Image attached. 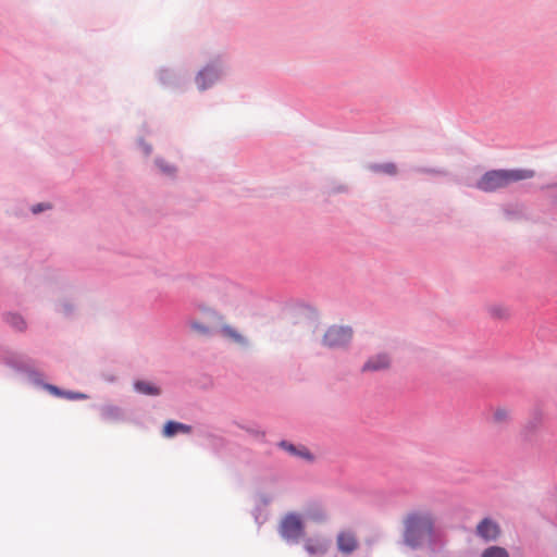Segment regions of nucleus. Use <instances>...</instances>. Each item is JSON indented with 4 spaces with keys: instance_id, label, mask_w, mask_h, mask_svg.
I'll list each match as a JSON object with an SVG mask.
<instances>
[{
    "instance_id": "dca6fc26",
    "label": "nucleus",
    "mask_w": 557,
    "mask_h": 557,
    "mask_svg": "<svg viewBox=\"0 0 557 557\" xmlns=\"http://www.w3.org/2000/svg\"><path fill=\"white\" fill-rule=\"evenodd\" d=\"M481 557H509V554L504 547L491 546L482 553Z\"/></svg>"
},
{
    "instance_id": "4468645a",
    "label": "nucleus",
    "mask_w": 557,
    "mask_h": 557,
    "mask_svg": "<svg viewBox=\"0 0 557 557\" xmlns=\"http://www.w3.org/2000/svg\"><path fill=\"white\" fill-rule=\"evenodd\" d=\"M101 414L104 420H109V421L120 420L122 417L120 408H117L115 406H111V405L104 406L101 409Z\"/></svg>"
},
{
    "instance_id": "f8f14e48",
    "label": "nucleus",
    "mask_w": 557,
    "mask_h": 557,
    "mask_svg": "<svg viewBox=\"0 0 557 557\" xmlns=\"http://www.w3.org/2000/svg\"><path fill=\"white\" fill-rule=\"evenodd\" d=\"M306 516L317 522H322L326 519V511L319 503H311L306 508Z\"/></svg>"
},
{
    "instance_id": "6e6552de",
    "label": "nucleus",
    "mask_w": 557,
    "mask_h": 557,
    "mask_svg": "<svg viewBox=\"0 0 557 557\" xmlns=\"http://www.w3.org/2000/svg\"><path fill=\"white\" fill-rule=\"evenodd\" d=\"M219 77V72L213 66L203 69L197 76L196 82L200 90H205Z\"/></svg>"
},
{
    "instance_id": "20e7f679",
    "label": "nucleus",
    "mask_w": 557,
    "mask_h": 557,
    "mask_svg": "<svg viewBox=\"0 0 557 557\" xmlns=\"http://www.w3.org/2000/svg\"><path fill=\"white\" fill-rule=\"evenodd\" d=\"M352 338V330L349 326L333 325L323 336V344L329 348H342Z\"/></svg>"
},
{
    "instance_id": "f03ea898",
    "label": "nucleus",
    "mask_w": 557,
    "mask_h": 557,
    "mask_svg": "<svg viewBox=\"0 0 557 557\" xmlns=\"http://www.w3.org/2000/svg\"><path fill=\"white\" fill-rule=\"evenodd\" d=\"M533 176L532 170H493L486 172L476 186L483 191L491 193Z\"/></svg>"
},
{
    "instance_id": "393cba45",
    "label": "nucleus",
    "mask_w": 557,
    "mask_h": 557,
    "mask_svg": "<svg viewBox=\"0 0 557 557\" xmlns=\"http://www.w3.org/2000/svg\"><path fill=\"white\" fill-rule=\"evenodd\" d=\"M150 151H151V148H150V147H146V148H145V152H146V154H149V153H150Z\"/></svg>"
},
{
    "instance_id": "f3484780",
    "label": "nucleus",
    "mask_w": 557,
    "mask_h": 557,
    "mask_svg": "<svg viewBox=\"0 0 557 557\" xmlns=\"http://www.w3.org/2000/svg\"><path fill=\"white\" fill-rule=\"evenodd\" d=\"M510 419V412L506 408H497L493 413V422L497 424L506 423Z\"/></svg>"
},
{
    "instance_id": "5701e85b",
    "label": "nucleus",
    "mask_w": 557,
    "mask_h": 557,
    "mask_svg": "<svg viewBox=\"0 0 557 557\" xmlns=\"http://www.w3.org/2000/svg\"><path fill=\"white\" fill-rule=\"evenodd\" d=\"M50 208V205H46V203H39V205H36L33 207L32 211L34 213H39L46 209H49Z\"/></svg>"
},
{
    "instance_id": "f257e3e1",
    "label": "nucleus",
    "mask_w": 557,
    "mask_h": 557,
    "mask_svg": "<svg viewBox=\"0 0 557 557\" xmlns=\"http://www.w3.org/2000/svg\"><path fill=\"white\" fill-rule=\"evenodd\" d=\"M403 540L412 548L420 547L434 535L435 517L426 509H413L403 518Z\"/></svg>"
},
{
    "instance_id": "9b49d317",
    "label": "nucleus",
    "mask_w": 557,
    "mask_h": 557,
    "mask_svg": "<svg viewBox=\"0 0 557 557\" xmlns=\"http://www.w3.org/2000/svg\"><path fill=\"white\" fill-rule=\"evenodd\" d=\"M178 432L190 433L191 432V426H189L187 424H184V423H181V422H175V421H168L164 424L163 435L165 437H172L175 434H177Z\"/></svg>"
},
{
    "instance_id": "aec40b11",
    "label": "nucleus",
    "mask_w": 557,
    "mask_h": 557,
    "mask_svg": "<svg viewBox=\"0 0 557 557\" xmlns=\"http://www.w3.org/2000/svg\"><path fill=\"white\" fill-rule=\"evenodd\" d=\"M9 322L12 326H14L18 331H23L26 329V323L20 315H16V314L11 315L9 318Z\"/></svg>"
},
{
    "instance_id": "a878e982",
    "label": "nucleus",
    "mask_w": 557,
    "mask_h": 557,
    "mask_svg": "<svg viewBox=\"0 0 557 557\" xmlns=\"http://www.w3.org/2000/svg\"><path fill=\"white\" fill-rule=\"evenodd\" d=\"M500 317H506L507 315V312L506 310L503 311V313L499 314Z\"/></svg>"
},
{
    "instance_id": "412c9836",
    "label": "nucleus",
    "mask_w": 557,
    "mask_h": 557,
    "mask_svg": "<svg viewBox=\"0 0 557 557\" xmlns=\"http://www.w3.org/2000/svg\"><path fill=\"white\" fill-rule=\"evenodd\" d=\"M69 399H85L87 396L82 393H71V392H63V396Z\"/></svg>"
},
{
    "instance_id": "423d86ee",
    "label": "nucleus",
    "mask_w": 557,
    "mask_h": 557,
    "mask_svg": "<svg viewBox=\"0 0 557 557\" xmlns=\"http://www.w3.org/2000/svg\"><path fill=\"white\" fill-rule=\"evenodd\" d=\"M336 545L341 553L349 555L358 548L359 543L357 535L354 531L344 530L337 534Z\"/></svg>"
},
{
    "instance_id": "a211bd4d",
    "label": "nucleus",
    "mask_w": 557,
    "mask_h": 557,
    "mask_svg": "<svg viewBox=\"0 0 557 557\" xmlns=\"http://www.w3.org/2000/svg\"><path fill=\"white\" fill-rule=\"evenodd\" d=\"M372 170L387 175H395L397 173V166L394 163L375 164L372 166Z\"/></svg>"
},
{
    "instance_id": "4be33fe9",
    "label": "nucleus",
    "mask_w": 557,
    "mask_h": 557,
    "mask_svg": "<svg viewBox=\"0 0 557 557\" xmlns=\"http://www.w3.org/2000/svg\"><path fill=\"white\" fill-rule=\"evenodd\" d=\"M157 164L164 173L171 174L172 172H174V168L172 165H164L163 161L161 160H158Z\"/></svg>"
},
{
    "instance_id": "2eb2a0df",
    "label": "nucleus",
    "mask_w": 557,
    "mask_h": 557,
    "mask_svg": "<svg viewBox=\"0 0 557 557\" xmlns=\"http://www.w3.org/2000/svg\"><path fill=\"white\" fill-rule=\"evenodd\" d=\"M278 445L283 449L287 450L290 455L301 456L304 458H310V453L305 448L302 450H300L295 445L287 443L285 441H282Z\"/></svg>"
},
{
    "instance_id": "b1692460",
    "label": "nucleus",
    "mask_w": 557,
    "mask_h": 557,
    "mask_svg": "<svg viewBox=\"0 0 557 557\" xmlns=\"http://www.w3.org/2000/svg\"><path fill=\"white\" fill-rule=\"evenodd\" d=\"M46 388L55 396H63V392L54 385H47Z\"/></svg>"
},
{
    "instance_id": "6ab92c4d",
    "label": "nucleus",
    "mask_w": 557,
    "mask_h": 557,
    "mask_svg": "<svg viewBox=\"0 0 557 557\" xmlns=\"http://www.w3.org/2000/svg\"><path fill=\"white\" fill-rule=\"evenodd\" d=\"M190 329L196 333V334H199V335H209L210 334V329L202 324L201 322H198V321H191L190 322Z\"/></svg>"
},
{
    "instance_id": "1a4fd4ad",
    "label": "nucleus",
    "mask_w": 557,
    "mask_h": 557,
    "mask_svg": "<svg viewBox=\"0 0 557 557\" xmlns=\"http://www.w3.org/2000/svg\"><path fill=\"white\" fill-rule=\"evenodd\" d=\"M220 334L222 337H224L225 339H227L234 344H237L239 346L247 345L246 337L238 330L233 327L232 325H228V324L223 325L220 329Z\"/></svg>"
},
{
    "instance_id": "39448f33",
    "label": "nucleus",
    "mask_w": 557,
    "mask_h": 557,
    "mask_svg": "<svg viewBox=\"0 0 557 557\" xmlns=\"http://www.w3.org/2000/svg\"><path fill=\"white\" fill-rule=\"evenodd\" d=\"M392 366V357L388 352H380L367 359L361 368V372H377L388 370Z\"/></svg>"
},
{
    "instance_id": "7ed1b4c3",
    "label": "nucleus",
    "mask_w": 557,
    "mask_h": 557,
    "mask_svg": "<svg viewBox=\"0 0 557 557\" xmlns=\"http://www.w3.org/2000/svg\"><path fill=\"white\" fill-rule=\"evenodd\" d=\"M305 531L304 522L298 513L290 512L283 517L278 532L286 541L297 542Z\"/></svg>"
},
{
    "instance_id": "ddd939ff",
    "label": "nucleus",
    "mask_w": 557,
    "mask_h": 557,
    "mask_svg": "<svg viewBox=\"0 0 557 557\" xmlns=\"http://www.w3.org/2000/svg\"><path fill=\"white\" fill-rule=\"evenodd\" d=\"M134 387L138 393L145 395L157 396L161 393L160 388L149 381H137Z\"/></svg>"
},
{
    "instance_id": "0eeeda50",
    "label": "nucleus",
    "mask_w": 557,
    "mask_h": 557,
    "mask_svg": "<svg viewBox=\"0 0 557 557\" xmlns=\"http://www.w3.org/2000/svg\"><path fill=\"white\" fill-rule=\"evenodd\" d=\"M476 534L485 541H495L500 534V529L495 521L485 518L476 525Z\"/></svg>"
},
{
    "instance_id": "9d476101",
    "label": "nucleus",
    "mask_w": 557,
    "mask_h": 557,
    "mask_svg": "<svg viewBox=\"0 0 557 557\" xmlns=\"http://www.w3.org/2000/svg\"><path fill=\"white\" fill-rule=\"evenodd\" d=\"M305 549L310 555H323L327 550V542L321 539H308L305 543Z\"/></svg>"
}]
</instances>
